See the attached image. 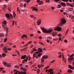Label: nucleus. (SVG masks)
<instances>
[{"label": "nucleus", "instance_id": "58", "mask_svg": "<svg viewBox=\"0 0 74 74\" xmlns=\"http://www.w3.org/2000/svg\"><path fill=\"white\" fill-rule=\"evenodd\" d=\"M3 44H1V47H3Z\"/></svg>", "mask_w": 74, "mask_h": 74}, {"label": "nucleus", "instance_id": "23", "mask_svg": "<svg viewBox=\"0 0 74 74\" xmlns=\"http://www.w3.org/2000/svg\"><path fill=\"white\" fill-rule=\"evenodd\" d=\"M6 55V54H5V53H3L2 54V56L4 57H5V56Z\"/></svg>", "mask_w": 74, "mask_h": 74}, {"label": "nucleus", "instance_id": "59", "mask_svg": "<svg viewBox=\"0 0 74 74\" xmlns=\"http://www.w3.org/2000/svg\"><path fill=\"white\" fill-rule=\"evenodd\" d=\"M28 45V44H27V43L26 45L25 46H24V47H27V45Z\"/></svg>", "mask_w": 74, "mask_h": 74}, {"label": "nucleus", "instance_id": "6", "mask_svg": "<svg viewBox=\"0 0 74 74\" xmlns=\"http://www.w3.org/2000/svg\"><path fill=\"white\" fill-rule=\"evenodd\" d=\"M42 51V48H39L38 49V51L37 52H36L35 53H36V54H38L39 53H41Z\"/></svg>", "mask_w": 74, "mask_h": 74}, {"label": "nucleus", "instance_id": "21", "mask_svg": "<svg viewBox=\"0 0 74 74\" xmlns=\"http://www.w3.org/2000/svg\"><path fill=\"white\" fill-rule=\"evenodd\" d=\"M42 3H43V2L42 1H41L39 3H38V4H39V5H41V4H42Z\"/></svg>", "mask_w": 74, "mask_h": 74}, {"label": "nucleus", "instance_id": "33", "mask_svg": "<svg viewBox=\"0 0 74 74\" xmlns=\"http://www.w3.org/2000/svg\"><path fill=\"white\" fill-rule=\"evenodd\" d=\"M13 15H14L13 16L15 18V16H16V14H15V12H13Z\"/></svg>", "mask_w": 74, "mask_h": 74}, {"label": "nucleus", "instance_id": "9", "mask_svg": "<svg viewBox=\"0 0 74 74\" xmlns=\"http://www.w3.org/2000/svg\"><path fill=\"white\" fill-rule=\"evenodd\" d=\"M8 49V47L7 46H5L3 48V51H4V52L7 53V52H8V51H7Z\"/></svg>", "mask_w": 74, "mask_h": 74}, {"label": "nucleus", "instance_id": "37", "mask_svg": "<svg viewBox=\"0 0 74 74\" xmlns=\"http://www.w3.org/2000/svg\"><path fill=\"white\" fill-rule=\"evenodd\" d=\"M14 22H15V21L13 20L12 21V26H14Z\"/></svg>", "mask_w": 74, "mask_h": 74}, {"label": "nucleus", "instance_id": "46", "mask_svg": "<svg viewBox=\"0 0 74 74\" xmlns=\"http://www.w3.org/2000/svg\"><path fill=\"white\" fill-rule=\"evenodd\" d=\"M32 42V41L29 42L27 44L29 45V44H31Z\"/></svg>", "mask_w": 74, "mask_h": 74}, {"label": "nucleus", "instance_id": "34", "mask_svg": "<svg viewBox=\"0 0 74 74\" xmlns=\"http://www.w3.org/2000/svg\"><path fill=\"white\" fill-rule=\"evenodd\" d=\"M39 44H41L42 45H44V43L42 42H39Z\"/></svg>", "mask_w": 74, "mask_h": 74}, {"label": "nucleus", "instance_id": "47", "mask_svg": "<svg viewBox=\"0 0 74 74\" xmlns=\"http://www.w3.org/2000/svg\"><path fill=\"white\" fill-rule=\"evenodd\" d=\"M30 17H31V18H33L34 17V16L33 15H31L30 16Z\"/></svg>", "mask_w": 74, "mask_h": 74}, {"label": "nucleus", "instance_id": "31", "mask_svg": "<svg viewBox=\"0 0 74 74\" xmlns=\"http://www.w3.org/2000/svg\"><path fill=\"white\" fill-rule=\"evenodd\" d=\"M3 23L4 24V25H6V23H7V22L6 21H3Z\"/></svg>", "mask_w": 74, "mask_h": 74}, {"label": "nucleus", "instance_id": "29", "mask_svg": "<svg viewBox=\"0 0 74 74\" xmlns=\"http://www.w3.org/2000/svg\"><path fill=\"white\" fill-rule=\"evenodd\" d=\"M69 5H70V7H74V5L71 3H70Z\"/></svg>", "mask_w": 74, "mask_h": 74}, {"label": "nucleus", "instance_id": "22", "mask_svg": "<svg viewBox=\"0 0 74 74\" xmlns=\"http://www.w3.org/2000/svg\"><path fill=\"white\" fill-rule=\"evenodd\" d=\"M69 11H73V8H69Z\"/></svg>", "mask_w": 74, "mask_h": 74}, {"label": "nucleus", "instance_id": "24", "mask_svg": "<svg viewBox=\"0 0 74 74\" xmlns=\"http://www.w3.org/2000/svg\"><path fill=\"white\" fill-rule=\"evenodd\" d=\"M24 1H26L27 3L30 2V0H24Z\"/></svg>", "mask_w": 74, "mask_h": 74}, {"label": "nucleus", "instance_id": "15", "mask_svg": "<svg viewBox=\"0 0 74 74\" xmlns=\"http://www.w3.org/2000/svg\"><path fill=\"white\" fill-rule=\"evenodd\" d=\"M69 67L72 70H73V69H74V67H73V66H71V65H69Z\"/></svg>", "mask_w": 74, "mask_h": 74}, {"label": "nucleus", "instance_id": "2", "mask_svg": "<svg viewBox=\"0 0 74 74\" xmlns=\"http://www.w3.org/2000/svg\"><path fill=\"white\" fill-rule=\"evenodd\" d=\"M13 72H15L14 74H26V72H19V71L17 70L16 69L13 70Z\"/></svg>", "mask_w": 74, "mask_h": 74}, {"label": "nucleus", "instance_id": "44", "mask_svg": "<svg viewBox=\"0 0 74 74\" xmlns=\"http://www.w3.org/2000/svg\"><path fill=\"white\" fill-rule=\"evenodd\" d=\"M47 38L49 39H51L52 38V37L51 36H50V37H48Z\"/></svg>", "mask_w": 74, "mask_h": 74}, {"label": "nucleus", "instance_id": "18", "mask_svg": "<svg viewBox=\"0 0 74 74\" xmlns=\"http://www.w3.org/2000/svg\"><path fill=\"white\" fill-rule=\"evenodd\" d=\"M60 4L61 5H63L64 6H66V4L63 2H61L60 3Z\"/></svg>", "mask_w": 74, "mask_h": 74}, {"label": "nucleus", "instance_id": "14", "mask_svg": "<svg viewBox=\"0 0 74 74\" xmlns=\"http://www.w3.org/2000/svg\"><path fill=\"white\" fill-rule=\"evenodd\" d=\"M26 57V55H25L23 56H21V59H25Z\"/></svg>", "mask_w": 74, "mask_h": 74}, {"label": "nucleus", "instance_id": "32", "mask_svg": "<svg viewBox=\"0 0 74 74\" xmlns=\"http://www.w3.org/2000/svg\"><path fill=\"white\" fill-rule=\"evenodd\" d=\"M66 15L67 16V17H69V18H70V16L69 14H66Z\"/></svg>", "mask_w": 74, "mask_h": 74}, {"label": "nucleus", "instance_id": "17", "mask_svg": "<svg viewBox=\"0 0 74 74\" xmlns=\"http://www.w3.org/2000/svg\"><path fill=\"white\" fill-rule=\"evenodd\" d=\"M57 35V34L56 32H53L52 33V36L53 37H55V36Z\"/></svg>", "mask_w": 74, "mask_h": 74}, {"label": "nucleus", "instance_id": "50", "mask_svg": "<svg viewBox=\"0 0 74 74\" xmlns=\"http://www.w3.org/2000/svg\"><path fill=\"white\" fill-rule=\"evenodd\" d=\"M38 68H39V69L41 68V66H40V65H38Z\"/></svg>", "mask_w": 74, "mask_h": 74}, {"label": "nucleus", "instance_id": "64", "mask_svg": "<svg viewBox=\"0 0 74 74\" xmlns=\"http://www.w3.org/2000/svg\"><path fill=\"white\" fill-rule=\"evenodd\" d=\"M30 36H31V37H32V36H33V34H30Z\"/></svg>", "mask_w": 74, "mask_h": 74}, {"label": "nucleus", "instance_id": "36", "mask_svg": "<svg viewBox=\"0 0 74 74\" xmlns=\"http://www.w3.org/2000/svg\"><path fill=\"white\" fill-rule=\"evenodd\" d=\"M61 8V5H58V8Z\"/></svg>", "mask_w": 74, "mask_h": 74}, {"label": "nucleus", "instance_id": "5", "mask_svg": "<svg viewBox=\"0 0 74 74\" xmlns=\"http://www.w3.org/2000/svg\"><path fill=\"white\" fill-rule=\"evenodd\" d=\"M74 54H72L70 56V58L68 59L69 62H72L73 60L74 59V58L73 57L74 56Z\"/></svg>", "mask_w": 74, "mask_h": 74}, {"label": "nucleus", "instance_id": "16", "mask_svg": "<svg viewBox=\"0 0 74 74\" xmlns=\"http://www.w3.org/2000/svg\"><path fill=\"white\" fill-rule=\"evenodd\" d=\"M23 37H25V38H27V35H25L24 34L22 36H21V38H23Z\"/></svg>", "mask_w": 74, "mask_h": 74}, {"label": "nucleus", "instance_id": "26", "mask_svg": "<svg viewBox=\"0 0 74 74\" xmlns=\"http://www.w3.org/2000/svg\"><path fill=\"white\" fill-rule=\"evenodd\" d=\"M4 35H3V34L1 33L0 34V37H3Z\"/></svg>", "mask_w": 74, "mask_h": 74}, {"label": "nucleus", "instance_id": "4", "mask_svg": "<svg viewBox=\"0 0 74 74\" xmlns=\"http://www.w3.org/2000/svg\"><path fill=\"white\" fill-rule=\"evenodd\" d=\"M48 56H44L41 58V63H43L44 62V59H47Z\"/></svg>", "mask_w": 74, "mask_h": 74}, {"label": "nucleus", "instance_id": "43", "mask_svg": "<svg viewBox=\"0 0 74 74\" xmlns=\"http://www.w3.org/2000/svg\"><path fill=\"white\" fill-rule=\"evenodd\" d=\"M45 2H46V3H47L48 2V3H49V0H46L45 1Z\"/></svg>", "mask_w": 74, "mask_h": 74}, {"label": "nucleus", "instance_id": "12", "mask_svg": "<svg viewBox=\"0 0 74 74\" xmlns=\"http://www.w3.org/2000/svg\"><path fill=\"white\" fill-rule=\"evenodd\" d=\"M41 20H38L37 24L38 25H40L41 24Z\"/></svg>", "mask_w": 74, "mask_h": 74}, {"label": "nucleus", "instance_id": "28", "mask_svg": "<svg viewBox=\"0 0 74 74\" xmlns=\"http://www.w3.org/2000/svg\"><path fill=\"white\" fill-rule=\"evenodd\" d=\"M14 67L15 68H19V66L18 65H16Z\"/></svg>", "mask_w": 74, "mask_h": 74}, {"label": "nucleus", "instance_id": "7", "mask_svg": "<svg viewBox=\"0 0 74 74\" xmlns=\"http://www.w3.org/2000/svg\"><path fill=\"white\" fill-rule=\"evenodd\" d=\"M54 30H57V31H61L62 30V28L59 27H55Z\"/></svg>", "mask_w": 74, "mask_h": 74}, {"label": "nucleus", "instance_id": "35", "mask_svg": "<svg viewBox=\"0 0 74 74\" xmlns=\"http://www.w3.org/2000/svg\"><path fill=\"white\" fill-rule=\"evenodd\" d=\"M41 55H42V53H41L40 54H39L38 55V56H41Z\"/></svg>", "mask_w": 74, "mask_h": 74}, {"label": "nucleus", "instance_id": "45", "mask_svg": "<svg viewBox=\"0 0 74 74\" xmlns=\"http://www.w3.org/2000/svg\"><path fill=\"white\" fill-rule=\"evenodd\" d=\"M8 32L6 31V33L5 35L6 37H7V35H8Z\"/></svg>", "mask_w": 74, "mask_h": 74}, {"label": "nucleus", "instance_id": "39", "mask_svg": "<svg viewBox=\"0 0 74 74\" xmlns=\"http://www.w3.org/2000/svg\"><path fill=\"white\" fill-rule=\"evenodd\" d=\"M58 37H61L62 35H61L60 34H58Z\"/></svg>", "mask_w": 74, "mask_h": 74}, {"label": "nucleus", "instance_id": "30", "mask_svg": "<svg viewBox=\"0 0 74 74\" xmlns=\"http://www.w3.org/2000/svg\"><path fill=\"white\" fill-rule=\"evenodd\" d=\"M33 51H37V49H36V48H34L33 49Z\"/></svg>", "mask_w": 74, "mask_h": 74}, {"label": "nucleus", "instance_id": "53", "mask_svg": "<svg viewBox=\"0 0 74 74\" xmlns=\"http://www.w3.org/2000/svg\"><path fill=\"white\" fill-rule=\"evenodd\" d=\"M41 67H42L43 66H44V64H41Z\"/></svg>", "mask_w": 74, "mask_h": 74}, {"label": "nucleus", "instance_id": "11", "mask_svg": "<svg viewBox=\"0 0 74 74\" xmlns=\"http://www.w3.org/2000/svg\"><path fill=\"white\" fill-rule=\"evenodd\" d=\"M20 69L21 70H23V71H27V69H26L25 68H23V67H20Z\"/></svg>", "mask_w": 74, "mask_h": 74}, {"label": "nucleus", "instance_id": "8", "mask_svg": "<svg viewBox=\"0 0 74 74\" xmlns=\"http://www.w3.org/2000/svg\"><path fill=\"white\" fill-rule=\"evenodd\" d=\"M4 65H5V66H7L8 67H11V66L10 64H7L6 63V62H4L3 63Z\"/></svg>", "mask_w": 74, "mask_h": 74}, {"label": "nucleus", "instance_id": "27", "mask_svg": "<svg viewBox=\"0 0 74 74\" xmlns=\"http://www.w3.org/2000/svg\"><path fill=\"white\" fill-rule=\"evenodd\" d=\"M63 1H64V2H68L69 1V0H62Z\"/></svg>", "mask_w": 74, "mask_h": 74}, {"label": "nucleus", "instance_id": "20", "mask_svg": "<svg viewBox=\"0 0 74 74\" xmlns=\"http://www.w3.org/2000/svg\"><path fill=\"white\" fill-rule=\"evenodd\" d=\"M52 71H53V69H50L48 71V73H50V72H52Z\"/></svg>", "mask_w": 74, "mask_h": 74}, {"label": "nucleus", "instance_id": "61", "mask_svg": "<svg viewBox=\"0 0 74 74\" xmlns=\"http://www.w3.org/2000/svg\"><path fill=\"white\" fill-rule=\"evenodd\" d=\"M51 8L53 10H54V9H55V7H51Z\"/></svg>", "mask_w": 74, "mask_h": 74}, {"label": "nucleus", "instance_id": "19", "mask_svg": "<svg viewBox=\"0 0 74 74\" xmlns=\"http://www.w3.org/2000/svg\"><path fill=\"white\" fill-rule=\"evenodd\" d=\"M73 72V71L72 70L69 69L68 70V73H72Z\"/></svg>", "mask_w": 74, "mask_h": 74}, {"label": "nucleus", "instance_id": "62", "mask_svg": "<svg viewBox=\"0 0 74 74\" xmlns=\"http://www.w3.org/2000/svg\"><path fill=\"white\" fill-rule=\"evenodd\" d=\"M25 66L26 67H27V69H28V65H26Z\"/></svg>", "mask_w": 74, "mask_h": 74}, {"label": "nucleus", "instance_id": "49", "mask_svg": "<svg viewBox=\"0 0 74 74\" xmlns=\"http://www.w3.org/2000/svg\"><path fill=\"white\" fill-rule=\"evenodd\" d=\"M39 39H42V37L41 36H39Z\"/></svg>", "mask_w": 74, "mask_h": 74}, {"label": "nucleus", "instance_id": "60", "mask_svg": "<svg viewBox=\"0 0 74 74\" xmlns=\"http://www.w3.org/2000/svg\"><path fill=\"white\" fill-rule=\"evenodd\" d=\"M24 60L25 62H27V60L26 59H25Z\"/></svg>", "mask_w": 74, "mask_h": 74}, {"label": "nucleus", "instance_id": "3", "mask_svg": "<svg viewBox=\"0 0 74 74\" xmlns=\"http://www.w3.org/2000/svg\"><path fill=\"white\" fill-rule=\"evenodd\" d=\"M66 23V21L63 18L61 19V22L60 23L59 26H62L64 24H65Z\"/></svg>", "mask_w": 74, "mask_h": 74}, {"label": "nucleus", "instance_id": "54", "mask_svg": "<svg viewBox=\"0 0 74 74\" xmlns=\"http://www.w3.org/2000/svg\"><path fill=\"white\" fill-rule=\"evenodd\" d=\"M7 39L6 38H5L4 39V41L5 42H6L7 41Z\"/></svg>", "mask_w": 74, "mask_h": 74}, {"label": "nucleus", "instance_id": "42", "mask_svg": "<svg viewBox=\"0 0 74 74\" xmlns=\"http://www.w3.org/2000/svg\"><path fill=\"white\" fill-rule=\"evenodd\" d=\"M20 6H21V7H22V6H23V4L21 3V4H20L19 5Z\"/></svg>", "mask_w": 74, "mask_h": 74}, {"label": "nucleus", "instance_id": "41", "mask_svg": "<svg viewBox=\"0 0 74 74\" xmlns=\"http://www.w3.org/2000/svg\"><path fill=\"white\" fill-rule=\"evenodd\" d=\"M62 55H61L59 56H58V57H59V58H62Z\"/></svg>", "mask_w": 74, "mask_h": 74}, {"label": "nucleus", "instance_id": "10", "mask_svg": "<svg viewBox=\"0 0 74 74\" xmlns=\"http://www.w3.org/2000/svg\"><path fill=\"white\" fill-rule=\"evenodd\" d=\"M31 8H33L32 9L33 11H38V9L37 8V7H32Z\"/></svg>", "mask_w": 74, "mask_h": 74}, {"label": "nucleus", "instance_id": "48", "mask_svg": "<svg viewBox=\"0 0 74 74\" xmlns=\"http://www.w3.org/2000/svg\"><path fill=\"white\" fill-rule=\"evenodd\" d=\"M67 5H70V3H66Z\"/></svg>", "mask_w": 74, "mask_h": 74}, {"label": "nucleus", "instance_id": "51", "mask_svg": "<svg viewBox=\"0 0 74 74\" xmlns=\"http://www.w3.org/2000/svg\"><path fill=\"white\" fill-rule=\"evenodd\" d=\"M27 47H25L23 49V50H25V49H27Z\"/></svg>", "mask_w": 74, "mask_h": 74}, {"label": "nucleus", "instance_id": "56", "mask_svg": "<svg viewBox=\"0 0 74 74\" xmlns=\"http://www.w3.org/2000/svg\"><path fill=\"white\" fill-rule=\"evenodd\" d=\"M22 65H23V64H20L19 65V67H22Z\"/></svg>", "mask_w": 74, "mask_h": 74}, {"label": "nucleus", "instance_id": "38", "mask_svg": "<svg viewBox=\"0 0 74 74\" xmlns=\"http://www.w3.org/2000/svg\"><path fill=\"white\" fill-rule=\"evenodd\" d=\"M12 49L11 48H9L8 47V49L7 50H8V51H10V50H11Z\"/></svg>", "mask_w": 74, "mask_h": 74}, {"label": "nucleus", "instance_id": "55", "mask_svg": "<svg viewBox=\"0 0 74 74\" xmlns=\"http://www.w3.org/2000/svg\"><path fill=\"white\" fill-rule=\"evenodd\" d=\"M55 60H53L51 61V63H53V62H55Z\"/></svg>", "mask_w": 74, "mask_h": 74}, {"label": "nucleus", "instance_id": "1", "mask_svg": "<svg viewBox=\"0 0 74 74\" xmlns=\"http://www.w3.org/2000/svg\"><path fill=\"white\" fill-rule=\"evenodd\" d=\"M41 29L44 33H51L52 32L53 30L52 29H49L48 30H47L44 27H41Z\"/></svg>", "mask_w": 74, "mask_h": 74}, {"label": "nucleus", "instance_id": "57", "mask_svg": "<svg viewBox=\"0 0 74 74\" xmlns=\"http://www.w3.org/2000/svg\"><path fill=\"white\" fill-rule=\"evenodd\" d=\"M64 42L66 43V42H67V40H64Z\"/></svg>", "mask_w": 74, "mask_h": 74}, {"label": "nucleus", "instance_id": "52", "mask_svg": "<svg viewBox=\"0 0 74 74\" xmlns=\"http://www.w3.org/2000/svg\"><path fill=\"white\" fill-rule=\"evenodd\" d=\"M62 59H64V55H63V53H62Z\"/></svg>", "mask_w": 74, "mask_h": 74}, {"label": "nucleus", "instance_id": "63", "mask_svg": "<svg viewBox=\"0 0 74 74\" xmlns=\"http://www.w3.org/2000/svg\"><path fill=\"white\" fill-rule=\"evenodd\" d=\"M40 0H37V2L38 3H40Z\"/></svg>", "mask_w": 74, "mask_h": 74}, {"label": "nucleus", "instance_id": "40", "mask_svg": "<svg viewBox=\"0 0 74 74\" xmlns=\"http://www.w3.org/2000/svg\"><path fill=\"white\" fill-rule=\"evenodd\" d=\"M5 29L6 30V32H8V28H5Z\"/></svg>", "mask_w": 74, "mask_h": 74}, {"label": "nucleus", "instance_id": "25", "mask_svg": "<svg viewBox=\"0 0 74 74\" xmlns=\"http://www.w3.org/2000/svg\"><path fill=\"white\" fill-rule=\"evenodd\" d=\"M37 54H36L35 53H34L33 55V59H34V57H36V55Z\"/></svg>", "mask_w": 74, "mask_h": 74}, {"label": "nucleus", "instance_id": "13", "mask_svg": "<svg viewBox=\"0 0 74 74\" xmlns=\"http://www.w3.org/2000/svg\"><path fill=\"white\" fill-rule=\"evenodd\" d=\"M6 17H7L8 19H10V15L8 14H5Z\"/></svg>", "mask_w": 74, "mask_h": 74}]
</instances>
